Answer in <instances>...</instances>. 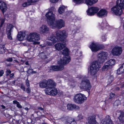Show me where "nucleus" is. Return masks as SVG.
<instances>
[{"label":"nucleus","instance_id":"5701e85b","mask_svg":"<svg viewBox=\"0 0 124 124\" xmlns=\"http://www.w3.org/2000/svg\"><path fill=\"white\" fill-rule=\"evenodd\" d=\"M116 4L121 9H124V0H117Z\"/></svg>","mask_w":124,"mask_h":124},{"label":"nucleus","instance_id":"5fc2aeb1","mask_svg":"<svg viewBox=\"0 0 124 124\" xmlns=\"http://www.w3.org/2000/svg\"><path fill=\"white\" fill-rule=\"evenodd\" d=\"M19 102L16 100H14L13 101V104H16V105L19 103Z\"/></svg>","mask_w":124,"mask_h":124},{"label":"nucleus","instance_id":"e433bc0d","mask_svg":"<svg viewBox=\"0 0 124 124\" xmlns=\"http://www.w3.org/2000/svg\"><path fill=\"white\" fill-rule=\"evenodd\" d=\"M68 116H63L61 119V120L66 124Z\"/></svg>","mask_w":124,"mask_h":124},{"label":"nucleus","instance_id":"4d7b16f0","mask_svg":"<svg viewBox=\"0 0 124 124\" xmlns=\"http://www.w3.org/2000/svg\"><path fill=\"white\" fill-rule=\"evenodd\" d=\"M70 124H77V123L74 119L73 121H72Z\"/></svg>","mask_w":124,"mask_h":124},{"label":"nucleus","instance_id":"c03bdc74","mask_svg":"<svg viewBox=\"0 0 124 124\" xmlns=\"http://www.w3.org/2000/svg\"><path fill=\"white\" fill-rule=\"evenodd\" d=\"M45 117L41 118L40 119V123L42 124H44L46 123L45 121Z\"/></svg>","mask_w":124,"mask_h":124},{"label":"nucleus","instance_id":"a19ab883","mask_svg":"<svg viewBox=\"0 0 124 124\" xmlns=\"http://www.w3.org/2000/svg\"><path fill=\"white\" fill-rule=\"evenodd\" d=\"M7 35V38L8 39L10 40L12 39V38L11 36V33L12 32H6Z\"/></svg>","mask_w":124,"mask_h":124},{"label":"nucleus","instance_id":"39448f33","mask_svg":"<svg viewBox=\"0 0 124 124\" xmlns=\"http://www.w3.org/2000/svg\"><path fill=\"white\" fill-rule=\"evenodd\" d=\"M67 57H65L62 59H61L58 61V65H52L50 67V70L53 71H57L62 70L64 68L63 66L68 63L70 62V60Z\"/></svg>","mask_w":124,"mask_h":124},{"label":"nucleus","instance_id":"603ef678","mask_svg":"<svg viewBox=\"0 0 124 124\" xmlns=\"http://www.w3.org/2000/svg\"><path fill=\"white\" fill-rule=\"evenodd\" d=\"M4 72L3 70H1L0 71V76L1 77L2 76L3 74H4Z\"/></svg>","mask_w":124,"mask_h":124},{"label":"nucleus","instance_id":"2f4dec72","mask_svg":"<svg viewBox=\"0 0 124 124\" xmlns=\"http://www.w3.org/2000/svg\"><path fill=\"white\" fill-rule=\"evenodd\" d=\"M123 66H122L121 67L119 68L117 71V73L118 74H120L124 72V70L123 69Z\"/></svg>","mask_w":124,"mask_h":124},{"label":"nucleus","instance_id":"e2e57ef3","mask_svg":"<svg viewBox=\"0 0 124 124\" xmlns=\"http://www.w3.org/2000/svg\"><path fill=\"white\" fill-rule=\"evenodd\" d=\"M1 106L2 108V109H5L6 107L3 105H1Z\"/></svg>","mask_w":124,"mask_h":124},{"label":"nucleus","instance_id":"0eeeda50","mask_svg":"<svg viewBox=\"0 0 124 124\" xmlns=\"http://www.w3.org/2000/svg\"><path fill=\"white\" fill-rule=\"evenodd\" d=\"M99 63L97 61H94L90 67V72L91 75H94L99 70Z\"/></svg>","mask_w":124,"mask_h":124},{"label":"nucleus","instance_id":"c85d7f7f","mask_svg":"<svg viewBox=\"0 0 124 124\" xmlns=\"http://www.w3.org/2000/svg\"><path fill=\"white\" fill-rule=\"evenodd\" d=\"M6 50L5 45L0 44V54H3L4 53Z\"/></svg>","mask_w":124,"mask_h":124},{"label":"nucleus","instance_id":"ea45409f","mask_svg":"<svg viewBox=\"0 0 124 124\" xmlns=\"http://www.w3.org/2000/svg\"><path fill=\"white\" fill-rule=\"evenodd\" d=\"M120 104V101L119 100H117L114 103V106H118Z\"/></svg>","mask_w":124,"mask_h":124},{"label":"nucleus","instance_id":"2eb2a0df","mask_svg":"<svg viewBox=\"0 0 124 124\" xmlns=\"http://www.w3.org/2000/svg\"><path fill=\"white\" fill-rule=\"evenodd\" d=\"M7 8L6 4L3 1H0V9L3 15L4 13L6 11Z\"/></svg>","mask_w":124,"mask_h":124},{"label":"nucleus","instance_id":"4468645a","mask_svg":"<svg viewBox=\"0 0 124 124\" xmlns=\"http://www.w3.org/2000/svg\"><path fill=\"white\" fill-rule=\"evenodd\" d=\"M49 30V28L45 25H43L40 27V32L41 34H44L47 33Z\"/></svg>","mask_w":124,"mask_h":124},{"label":"nucleus","instance_id":"7ed1b4c3","mask_svg":"<svg viewBox=\"0 0 124 124\" xmlns=\"http://www.w3.org/2000/svg\"><path fill=\"white\" fill-rule=\"evenodd\" d=\"M79 79H82L80 84V88L81 89L87 91L89 94L90 92L91 86L89 80L86 77H83L81 75H78L76 77Z\"/></svg>","mask_w":124,"mask_h":124},{"label":"nucleus","instance_id":"a878e982","mask_svg":"<svg viewBox=\"0 0 124 124\" xmlns=\"http://www.w3.org/2000/svg\"><path fill=\"white\" fill-rule=\"evenodd\" d=\"M98 0H85V2L86 4L88 5H92L96 3Z\"/></svg>","mask_w":124,"mask_h":124},{"label":"nucleus","instance_id":"8fccbe9b","mask_svg":"<svg viewBox=\"0 0 124 124\" xmlns=\"http://www.w3.org/2000/svg\"><path fill=\"white\" fill-rule=\"evenodd\" d=\"M78 118L79 120H80L83 118L82 116L81 115H79L77 117Z\"/></svg>","mask_w":124,"mask_h":124},{"label":"nucleus","instance_id":"473e14b6","mask_svg":"<svg viewBox=\"0 0 124 124\" xmlns=\"http://www.w3.org/2000/svg\"><path fill=\"white\" fill-rule=\"evenodd\" d=\"M5 18H0V27H2L5 21Z\"/></svg>","mask_w":124,"mask_h":124},{"label":"nucleus","instance_id":"f3484780","mask_svg":"<svg viewBox=\"0 0 124 124\" xmlns=\"http://www.w3.org/2000/svg\"><path fill=\"white\" fill-rule=\"evenodd\" d=\"M90 48L93 52L97 51L100 49L99 45L93 42L90 45Z\"/></svg>","mask_w":124,"mask_h":124},{"label":"nucleus","instance_id":"1a4fd4ad","mask_svg":"<svg viewBox=\"0 0 124 124\" xmlns=\"http://www.w3.org/2000/svg\"><path fill=\"white\" fill-rule=\"evenodd\" d=\"M40 39L39 35L36 33H30L27 37V40L30 41H38Z\"/></svg>","mask_w":124,"mask_h":124},{"label":"nucleus","instance_id":"79ce46f5","mask_svg":"<svg viewBox=\"0 0 124 124\" xmlns=\"http://www.w3.org/2000/svg\"><path fill=\"white\" fill-rule=\"evenodd\" d=\"M74 2L77 4H80L83 3L82 0H73Z\"/></svg>","mask_w":124,"mask_h":124},{"label":"nucleus","instance_id":"f8f14e48","mask_svg":"<svg viewBox=\"0 0 124 124\" xmlns=\"http://www.w3.org/2000/svg\"><path fill=\"white\" fill-rule=\"evenodd\" d=\"M122 52V50L121 47L115 46L112 49V53L114 55L118 56L121 54Z\"/></svg>","mask_w":124,"mask_h":124},{"label":"nucleus","instance_id":"052dcab7","mask_svg":"<svg viewBox=\"0 0 124 124\" xmlns=\"http://www.w3.org/2000/svg\"><path fill=\"white\" fill-rule=\"evenodd\" d=\"M14 76V74L13 73H12L10 75V77L11 78H13V77Z\"/></svg>","mask_w":124,"mask_h":124},{"label":"nucleus","instance_id":"6e6d98bb","mask_svg":"<svg viewBox=\"0 0 124 124\" xmlns=\"http://www.w3.org/2000/svg\"><path fill=\"white\" fill-rule=\"evenodd\" d=\"M102 39L103 41H105L106 40V38H105V35L103 36L102 37Z\"/></svg>","mask_w":124,"mask_h":124},{"label":"nucleus","instance_id":"cd10ccee","mask_svg":"<svg viewBox=\"0 0 124 124\" xmlns=\"http://www.w3.org/2000/svg\"><path fill=\"white\" fill-rule=\"evenodd\" d=\"M69 49L68 48H66L62 50V54H63L65 56L64 58L65 57H67L68 56L69 58H68L69 59H70V57L68 55L69 54Z\"/></svg>","mask_w":124,"mask_h":124},{"label":"nucleus","instance_id":"f257e3e1","mask_svg":"<svg viewBox=\"0 0 124 124\" xmlns=\"http://www.w3.org/2000/svg\"><path fill=\"white\" fill-rule=\"evenodd\" d=\"M45 16L47 19L48 24L56 27L59 29H60L64 26V21L62 19L57 20L55 21V25L54 23L55 20V15L52 11H50L46 13Z\"/></svg>","mask_w":124,"mask_h":124},{"label":"nucleus","instance_id":"69168bd1","mask_svg":"<svg viewBox=\"0 0 124 124\" xmlns=\"http://www.w3.org/2000/svg\"><path fill=\"white\" fill-rule=\"evenodd\" d=\"M37 72L36 71H32V72H31V73L32 74H33V73H36Z\"/></svg>","mask_w":124,"mask_h":124},{"label":"nucleus","instance_id":"a211bd4d","mask_svg":"<svg viewBox=\"0 0 124 124\" xmlns=\"http://www.w3.org/2000/svg\"><path fill=\"white\" fill-rule=\"evenodd\" d=\"M67 109L70 110H76L79 109V107L75 104H67Z\"/></svg>","mask_w":124,"mask_h":124},{"label":"nucleus","instance_id":"c9c22d12","mask_svg":"<svg viewBox=\"0 0 124 124\" xmlns=\"http://www.w3.org/2000/svg\"><path fill=\"white\" fill-rule=\"evenodd\" d=\"M64 8L65 7L63 6L60 7L58 10L59 13L60 14H62L63 13L64 11Z\"/></svg>","mask_w":124,"mask_h":124},{"label":"nucleus","instance_id":"13d9d810","mask_svg":"<svg viewBox=\"0 0 124 124\" xmlns=\"http://www.w3.org/2000/svg\"><path fill=\"white\" fill-rule=\"evenodd\" d=\"M58 0H50V2L53 3L56 2Z\"/></svg>","mask_w":124,"mask_h":124},{"label":"nucleus","instance_id":"0e129e2a","mask_svg":"<svg viewBox=\"0 0 124 124\" xmlns=\"http://www.w3.org/2000/svg\"><path fill=\"white\" fill-rule=\"evenodd\" d=\"M116 90H118L120 89V88L119 87H116L115 88Z\"/></svg>","mask_w":124,"mask_h":124},{"label":"nucleus","instance_id":"9d476101","mask_svg":"<svg viewBox=\"0 0 124 124\" xmlns=\"http://www.w3.org/2000/svg\"><path fill=\"white\" fill-rule=\"evenodd\" d=\"M99 10V8L97 7H92L89 8L87 10V14L89 16H93L95 14L98 13Z\"/></svg>","mask_w":124,"mask_h":124},{"label":"nucleus","instance_id":"4c0bfd02","mask_svg":"<svg viewBox=\"0 0 124 124\" xmlns=\"http://www.w3.org/2000/svg\"><path fill=\"white\" fill-rule=\"evenodd\" d=\"M74 119L71 117L68 116L66 124H70L72 121H73Z\"/></svg>","mask_w":124,"mask_h":124},{"label":"nucleus","instance_id":"393cba45","mask_svg":"<svg viewBox=\"0 0 124 124\" xmlns=\"http://www.w3.org/2000/svg\"><path fill=\"white\" fill-rule=\"evenodd\" d=\"M117 112H119L120 115L118 117L120 122L123 124L124 123V113L123 112H121V111H118Z\"/></svg>","mask_w":124,"mask_h":124},{"label":"nucleus","instance_id":"37998d69","mask_svg":"<svg viewBox=\"0 0 124 124\" xmlns=\"http://www.w3.org/2000/svg\"><path fill=\"white\" fill-rule=\"evenodd\" d=\"M20 87L21 88L23 91H25L26 88L24 85L23 83H21L20 85Z\"/></svg>","mask_w":124,"mask_h":124},{"label":"nucleus","instance_id":"f704fd0d","mask_svg":"<svg viewBox=\"0 0 124 124\" xmlns=\"http://www.w3.org/2000/svg\"><path fill=\"white\" fill-rule=\"evenodd\" d=\"M39 55L40 57L43 59H45L46 58H47L46 55L45 53L43 52L39 53Z\"/></svg>","mask_w":124,"mask_h":124},{"label":"nucleus","instance_id":"49530a36","mask_svg":"<svg viewBox=\"0 0 124 124\" xmlns=\"http://www.w3.org/2000/svg\"><path fill=\"white\" fill-rule=\"evenodd\" d=\"M25 84L26 85L27 87L30 86V84H29V81L28 79H27L26 80Z\"/></svg>","mask_w":124,"mask_h":124},{"label":"nucleus","instance_id":"bb28decb","mask_svg":"<svg viewBox=\"0 0 124 124\" xmlns=\"http://www.w3.org/2000/svg\"><path fill=\"white\" fill-rule=\"evenodd\" d=\"M13 26L12 24H7L6 29V32H12V29H13Z\"/></svg>","mask_w":124,"mask_h":124},{"label":"nucleus","instance_id":"bf43d9fd","mask_svg":"<svg viewBox=\"0 0 124 124\" xmlns=\"http://www.w3.org/2000/svg\"><path fill=\"white\" fill-rule=\"evenodd\" d=\"M35 113L37 114L38 116H40L41 115H40V112L39 111H35Z\"/></svg>","mask_w":124,"mask_h":124},{"label":"nucleus","instance_id":"774afa93","mask_svg":"<svg viewBox=\"0 0 124 124\" xmlns=\"http://www.w3.org/2000/svg\"><path fill=\"white\" fill-rule=\"evenodd\" d=\"M25 64L27 65H29V64L28 62H25Z\"/></svg>","mask_w":124,"mask_h":124},{"label":"nucleus","instance_id":"20e7f679","mask_svg":"<svg viewBox=\"0 0 124 124\" xmlns=\"http://www.w3.org/2000/svg\"><path fill=\"white\" fill-rule=\"evenodd\" d=\"M56 84L52 79L48 80V88H46L45 90L46 94L51 95L54 96L57 93V89L55 88Z\"/></svg>","mask_w":124,"mask_h":124},{"label":"nucleus","instance_id":"338daca9","mask_svg":"<svg viewBox=\"0 0 124 124\" xmlns=\"http://www.w3.org/2000/svg\"><path fill=\"white\" fill-rule=\"evenodd\" d=\"M25 109L27 110V111H28L29 109V108L28 107H26L25 108Z\"/></svg>","mask_w":124,"mask_h":124},{"label":"nucleus","instance_id":"ddd939ff","mask_svg":"<svg viewBox=\"0 0 124 124\" xmlns=\"http://www.w3.org/2000/svg\"><path fill=\"white\" fill-rule=\"evenodd\" d=\"M108 12L105 9H101L97 13V16L99 17L102 18L107 16Z\"/></svg>","mask_w":124,"mask_h":124},{"label":"nucleus","instance_id":"6ab92c4d","mask_svg":"<svg viewBox=\"0 0 124 124\" xmlns=\"http://www.w3.org/2000/svg\"><path fill=\"white\" fill-rule=\"evenodd\" d=\"M95 116H90L88 118V123L90 124H98L95 120Z\"/></svg>","mask_w":124,"mask_h":124},{"label":"nucleus","instance_id":"680f3d73","mask_svg":"<svg viewBox=\"0 0 124 124\" xmlns=\"http://www.w3.org/2000/svg\"><path fill=\"white\" fill-rule=\"evenodd\" d=\"M38 109L39 110H43V108L40 107H39L38 108Z\"/></svg>","mask_w":124,"mask_h":124},{"label":"nucleus","instance_id":"4be33fe9","mask_svg":"<svg viewBox=\"0 0 124 124\" xmlns=\"http://www.w3.org/2000/svg\"><path fill=\"white\" fill-rule=\"evenodd\" d=\"M38 1V0H27V2H24L22 5L24 7H27L31 5L32 3Z\"/></svg>","mask_w":124,"mask_h":124},{"label":"nucleus","instance_id":"72a5a7b5","mask_svg":"<svg viewBox=\"0 0 124 124\" xmlns=\"http://www.w3.org/2000/svg\"><path fill=\"white\" fill-rule=\"evenodd\" d=\"M111 68L108 64H106L103 66L102 68V71L106 70L108 69H110Z\"/></svg>","mask_w":124,"mask_h":124},{"label":"nucleus","instance_id":"dca6fc26","mask_svg":"<svg viewBox=\"0 0 124 124\" xmlns=\"http://www.w3.org/2000/svg\"><path fill=\"white\" fill-rule=\"evenodd\" d=\"M101 124H113L112 121L109 115L107 116L106 119L102 120Z\"/></svg>","mask_w":124,"mask_h":124},{"label":"nucleus","instance_id":"3c124183","mask_svg":"<svg viewBox=\"0 0 124 124\" xmlns=\"http://www.w3.org/2000/svg\"><path fill=\"white\" fill-rule=\"evenodd\" d=\"M13 60V59L12 58H8L6 59V61L9 62H11Z\"/></svg>","mask_w":124,"mask_h":124},{"label":"nucleus","instance_id":"09e8293b","mask_svg":"<svg viewBox=\"0 0 124 124\" xmlns=\"http://www.w3.org/2000/svg\"><path fill=\"white\" fill-rule=\"evenodd\" d=\"M26 91L27 93H30L31 92L30 88L29 87L27 88Z\"/></svg>","mask_w":124,"mask_h":124},{"label":"nucleus","instance_id":"412c9836","mask_svg":"<svg viewBox=\"0 0 124 124\" xmlns=\"http://www.w3.org/2000/svg\"><path fill=\"white\" fill-rule=\"evenodd\" d=\"M39 86L41 88L48 87V80H44L39 83Z\"/></svg>","mask_w":124,"mask_h":124},{"label":"nucleus","instance_id":"9b49d317","mask_svg":"<svg viewBox=\"0 0 124 124\" xmlns=\"http://www.w3.org/2000/svg\"><path fill=\"white\" fill-rule=\"evenodd\" d=\"M111 10L113 12V13L118 16H120L122 13V9L116 4L111 8Z\"/></svg>","mask_w":124,"mask_h":124},{"label":"nucleus","instance_id":"f03ea898","mask_svg":"<svg viewBox=\"0 0 124 124\" xmlns=\"http://www.w3.org/2000/svg\"><path fill=\"white\" fill-rule=\"evenodd\" d=\"M67 34L65 31L60 30L57 31L55 33V35H52L49 39L52 41L53 43H55L58 41H64L65 40V38L67 37Z\"/></svg>","mask_w":124,"mask_h":124},{"label":"nucleus","instance_id":"58836bf2","mask_svg":"<svg viewBox=\"0 0 124 124\" xmlns=\"http://www.w3.org/2000/svg\"><path fill=\"white\" fill-rule=\"evenodd\" d=\"M114 80V77L112 75H110L109 76L108 79V82L109 83H111Z\"/></svg>","mask_w":124,"mask_h":124},{"label":"nucleus","instance_id":"aec40b11","mask_svg":"<svg viewBox=\"0 0 124 124\" xmlns=\"http://www.w3.org/2000/svg\"><path fill=\"white\" fill-rule=\"evenodd\" d=\"M66 45L65 44L59 43L55 44L54 46L56 50L59 51L62 49Z\"/></svg>","mask_w":124,"mask_h":124},{"label":"nucleus","instance_id":"c756f323","mask_svg":"<svg viewBox=\"0 0 124 124\" xmlns=\"http://www.w3.org/2000/svg\"><path fill=\"white\" fill-rule=\"evenodd\" d=\"M115 63V60L113 59L110 60L106 62V64H108L111 68L112 67V66L114 65Z\"/></svg>","mask_w":124,"mask_h":124},{"label":"nucleus","instance_id":"864d4df0","mask_svg":"<svg viewBox=\"0 0 124 124\" xmlns=\"http://www.w3.org/2000/svg\"><path fill=\"white\" fill-rule=\"evenodd\" d=\"M16 106L19 108H21L22 107L21 105L19 104V103L16 105Z\"/></svg>","mask_w":124,"mask_h":124},{"label":"nucleus","instance_id":"a18cd8bd","mask_svg":"<svg viewBox=\"0 0 124 124\" xmlns=\"http://www.w3.org/2000/svg\"><path fill=\"white\" fill-rule=\"evenodd\" d=\"M11 73V71L9 69H8L6 71V76H7L8 75H9Z\"/></svg>","mask_w":124,"mask_h":124},{"label":"nucleus","instance_id":"b1692460","mask_svg":"<svg viewBox=\"0 0 124 124\" xmlns=\"http://www.w3.org/2000/svg\"><path fill=\"white\" fill-rule=\"evenodd\" d=\"M26 35L25 33L19 32L17 36L18 39L20 41L23 40Z\"/></svg>","mask_w":124,"mask_h":124},{"label":"nucleus","instance_id":"423d86ee","mask_svg":"<svg viewBox=\"0 0 124 124\" xmlns=\"http://www.w3.org/2000/svg\"><path fill=\"white\" fill-rule=\"evenodd\" d=\"M87 98L83 94L79 93L75 95L73 99L74 101L77 103L81 104Z\"/></svg>","mask_w":124,"mask_h":124},{"label":"nucleus","instance_id":"7c9ffc66","mask_svg":"<svg viewBox=\"0 0 124 124\" xmlns=\"http://www.w3.org/2000/svg\"><path fill=\"white\" fill-rule=\"evenodd\" d=\"M99 25L102 29H103L107 25V23L105 21H103L101 23H99Z\"/></svg>","mask_w":124,"mask_h":124},{"label":"nucleus","instance_id":"6e6552de","mask_svg":"<svg viewBox=\"0 0 124 124\" xmlns=\"http://www.w3.org/2000/svg\"><path fill=\"white\" fill-rule=\"evenodd\" d=\"M108 55V54L107 52L101 51L98 54V62L100 64H102L104 62L105 60L106 59Z\"/></svg>","mask_w":124,"mask_h":124},{"label":"nucleus","instance_id":"de8ad7c7","mask_svg":"<svg viewBox=\"0 0 124 124\" xmlns=\"http://www.w3.org/2000/svg\"><path fill=\"white\" fill-rule=\"evenodd\" d=\"M109 95L110 97L109 98L110 99H111L112 98L114 97L115 96V94L114 93H110Z\"/></svg>","mask_w":124,"mask_h":124}]
</instances>
